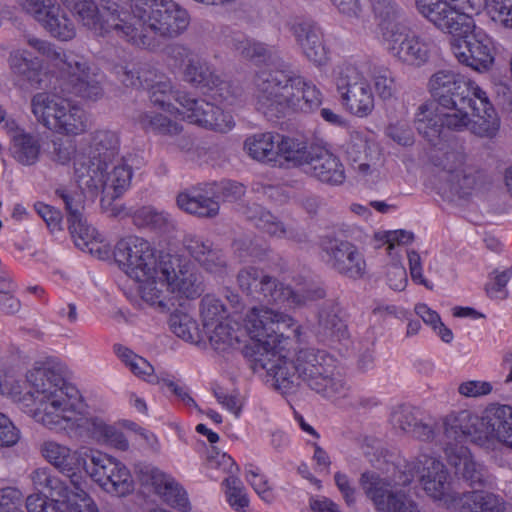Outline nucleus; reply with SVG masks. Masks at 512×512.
I'll list each match as a JSON object with an SVG mask.
<instances>
[{"label":"nucleus","mask_w":512,"mask_h":512,"mask_svg":"<svg viewBox=\"0 0 512 512\" xmlns=\"http://www.w3.org/2000/svg\"><path fill=\"white\" fill-rule=\"evenodd\" d=\"M428 90L445 113L447 129L462 131L470 126L473 134L492 138L500 119L486 92L475 82L451 69H440L428 80Z\"/></svg>","instance_id":"obj_1"},{"label":"nucleus","mask_w":512,"mask_h":512,"mask_svg":"<svg viewBox=\"0 0 512 512\" xmlns=\"http://www.w3.org/2000/svg\"><path fill=\"white\" fill-rule=\"evenodd\" d=\"M107 8L112 12L105 30L140 48L154 49L156 36L178 37L190 22L187 11L173 0H131L129 10H119L117 3Z\"/></svg>","instance_id":"obj_2"},{"label":"nucleus","mask_w":512,"mask_h":512,"mask_svg":"<svg viewBox=\"0 0 512 512\" xmlns=\"http://www.w3.org/2000/svg\"><path fill=\"white\" fill-rule=\"evenodd\" d=\"M266 372V382L282 393H288L302 381L325 398L345 394L346 384L336 371L335 360L325 351L315 348L300 349L294 360L286 356L264 354L257 359Z\"/></svg>","instance_id":"obj_3"},{"label":"nucleus","mask_w":512,"mask_h":512,"mask_svg":"<svg viewBox=\"0 0 512 512\" xmlns=\"http://www.w3.org/2000/svg\"><path fill=\"white\" fill-rule=\"evenodd\" d=\"M256 108L268 120L285 116L288 110L312 112L322 104V93L283 60L260 70L254 79Z\"/></svg>","instance_id":"obj_4"},{"label":"nucleus","mask_w":512,"mask_h":512,"mask_svg":"<svg viewBox=\"0 0 512 512\" xmlns=\"http://www.w3.org/2000/svg\"><path fill=\"white\" fill-rule=\"evenodd\" d=\"M26 379L32 388L28 394L38 403L33 417L50 430L79 400V391L65 380L62 368L53 361L34 367Z\"/></svg>","instance_id":"obj_5"},{"label":"nucleus","mask_w":512,"mask_h":512,"mask_svg":"<svg viewBox=\"0 0 512 512\" xmlns=\"http://www.w3.org/2000/svg\"><path fill=\"white\" fill-rule=\"evenodd\" d=\"M247 331L251 342L244 346L243 354L250 361V367L254 372L263 371L256 365L257 359L264 354L272 357H283L279 349L283 340L292 336L297 337L298 326L289 315L268 308H252L247 316Z\"/></svg>","instance_id":"obj_6"},{"label":"nucleus","mask_w":512,"mask_h":512,"mask_svg":"<svg viewBox=\"0 0 512 512\" xmlns=\"http://www.w3.org/2000/svg\"><path fill=\"white\" fill-rule=\"evenodd\" d=\"M119 136L110 130L96 131L90 141L88 154L74 160V174L81 189H98L104 183V172L119 156Z\"/></svg>","instance_id":"obj_7"},{"label":"nucleus","mask_w":512,"mask_h":512,"mask_svg":"<svg viewBox=\"0 0 512 512\" xmlns=\"http://www.w3.org/2000/svg\"><path fill=\"white\" fill-rule=\"evenodd\" d=\"M70 410L71 413L62 414L60 420L51 430L64 431L74 439L89 437L122 451L128 449V441L121 431L106 424L101 418L81 415L76 410V404H73Z\"/></svg>","instance_id":"obj_8"},{"label":"nucleus","mask_w":512,"mask_h":512,"mask_svg":"<svg viewBox=\"0 0 512 512\" xmlns=\"http://www.w3.org/2000/svg\"><path fill=\"white\" fill-rule=\"evenodd\" d=\"M113 255L119 267L134 280L147 279L159 262L150 243L137 236L119 240Z\"/></svg>","instance_id":"obj_9"},{"label":"nucleus","mask_w":512,"mask_h":512,"mask_svg":"<svg viewBox=\"0 0 512 512\" xmlns=\"http://www.w3.org/2000/svg\"><path fill=\"white\" fill-rule=\"evenodd\" d=\"M320 248L323 260L337 273L353 280L365 275L366 261L355 244L327 235L321 239Z\"/></svg>","instance_id":"obj_10"},{"label":"nucleus","mask_w":512,"mask_h":512,"mask_svg":"<svg viewBox=\"0 0 512 512\" xmlns=\"http://www.w3.org/2000/svg\"><path fill=\"white\" fill-rule=\"evenodd\" d=\"M389 53L400 62L420 67L428 62L431 43L402 25H393L383 32Z\"/></svg>","instance_id":"obj_11"},{"label":"nucleus","mask_w":512,"mask_h":512,"mask_svg":"<svg viewBox=\"0 0 512 512\" xmlns=\"http://www.w3.org/2000/svg\"><path fill=\"white\" fill-rule=\"evenodd\" d=\"M418 12L439 30L459 38L474 28V19L443 0H415Z\"/></svg>","instance_id":"obj_12"},{"label":"nucleus","mask_w":512,"mask_h":512,"mask_svg":"<svg viewBox=\"0 0 512 512\" xmlns=\"http://www.w3.org/2000/svg\"><path fill=\"white\" fill-rule=\"evenodd\" d=\"M60 69L68 76L65 89L68 93L89 100H97L103 95L102 74L92 70L82 56L72 52L64 54Z\"/></svg>","instance_id":"obj_13"},{"label":"nucleus","mask_w":512,"mask_h":512,"mask_svg":"<svg viewBox=\"0 0 512 512\" xmlns=\"http://www.w3.org/2000/svg\"><path fill=\"white\" fill-rule=\"evenodd\" d=\"M359 483L378 512H420L413 500L404 493L392 491L390 483L375 472H363Z\"/></svg>","instance_id":"obj_14"},{"label":"nucleus","mask_w":512,"mask_h":512,"mask_svg":"<svg viewBox=\"0 0 512 512\" xmlns=\"http://www.w3.org/2000/svg\"><path fill=\"white\" fill-rule=\"evenodd\" d=\"M451 50L458 61L477 71H486L494 61L490 37L474 24L472 31L451 41Z\"/></svg>","instance_id":"obj_15"},{"label":"nucleus","mask_w":512,"mask_h":512,"mask_svg":"<svg viewBox=\"0 0 512 512\" xmlns=\"http://www.w3.org/2000/svg\"><path fill=\"white\" fill-rule=\"evenodd\" d=\"M178 99L182 101V110L178 112L193 124L220 133H227L235 125L230 113L204 99L194 98L189 93L179 94Z\"/></svg>","instance_id":"obj_16"},{"label":"nucleus","mask_w":512,"mask_h":512,"mask_svg":"<svg viewBox=\"0 0 512 512\" xmlns=\"http://www.w3.org/2000/svg\"><path fill=\"white\" fill-rule=\"evenodd\" d=\"M134 472L142 485L152 486L167 505L181 512L190 509L186 491L169 475L151 464L142 462L135 464Z\"/></svg>","instance_id":"obj_17"},{"label":"nucleus","mask_w":512,"mask_h":512,"mask_svg":"<svg viewBox=\"0 0 512 512\" xmlns=\"http://www.w3.org/2000/svg\"><path fill=\"white\" fill-rule=\"evenodd\" d=\"M178 265L177 259L171 254H159L157 266L149 273L147 279L136 280L141 283L140 289L143 300L151 305L166 307L167 293L172 292L170 273Z\"/></svg>","instance_id":"obj_18"},{"label":"nucleus","mask_w":512,"mask_h":512,"mask_svg":"<svg viewBox=\"0 0 512 512\" xmlns=\"http://www.w3.org/2000/svg\"><path fill=\"white\" fill-rule=\"evenodd\" d=\"M303 171L318 181L339 186L344 183L345 169L339 157L320 146L309 148V157Z\"/></svg>","instance_id":"obj_19"},{"label":"nucleus","mask_w":512,"mask_h":512,"mask_svg":"<svg viewBox=\"0 0 512 512\" xmlns=\"http://www.w3.org/2000/svg\"><path fill=\"white\" fill-rule=\"evenodd\" d=\"M215 187L210 183L193 186L180 192L176 204L182 211L199 218H214L219 214V203Z\"/></svg>","instance_id":"obj_20"},{"label":"nucleus","mask_w":512,"mask_h":512,"mask_svg":"<svg viewBox=\"0 0 512 512\" xmlns=\"http://www.w3.org/2000/svg\"><path fill=\"white\" fill-rule=\"evenodd\" d=\"M418 467L420 481L426 493L435 500H444L452 507V498L457 493H450L448 471L444 464L434 457L421 455Z\"/></svg>","instance_id":"obj_21"},{"label":"nucleus","mask_w":512,"mask_h":512,"mask_svg":"<svg viewBox=\"0 0 512 512\" xmlns=\"http://www.w3.org/2000/svg\"><path fill=\"white\" fill-rule=\"evenodd\" d=\"M483 415L479 417L470 410L451 412L443 419L444 434L448 439L461 441L470 438L471 441L484 444Z\"/></svg>","instance_id":"obj_22"},{"label":"nucleus","mask_w":512,"mask_h":512,"mask_svg":"<svg viewBox=\"0 0 512 512\" xmlns=\"http://www.w3.org/2000/svg\"><path fill=\"white\" fill-rule=\"evenodd\" d=\"M292 33L303 55L315 66L327 64L329 51L324 44L321 28L313 22H300L292 26Z\"/></svg>","instance_id":"obj_23"},{"label":"nucleus","mask_w":512,"mask_h":512,"mask_svg":"<svg viewBox=\"0 0 512 512\" xmlns=\"http://www.w3.org/2000/svg\"><path fill=\"white\" fill-rule=\"evenodd\" d=\"M390 423L395 429L424 442L431 441L435 437L432 421H425L420 411L410 405L403 404L393 408Z\"/></svg>","instance_id":"obj_24"},{"label":"nucleus","mask_w":512,"mask_h":512,"mask_svg":"<svg viewBox=\"0 0 512 512\" xmlns=\"http://www.w3.org/2000/svg\"><path fill=\"white\" fill-rule=\"evenodd\" d=\"M455 512H511L502 497L486 491L456 494L452 498Z\"/></svg>","instance_id":"obj_25"},{"label":"nucleus","mask_w":512,"mask_h":512,"mask_svg":"<svg viewBox=\"0 0 512 512\" xmlns=\"http://www.w3.org/2000/svg\"><path fill=\"white\" fill-rule=\"evenodd\" d=\"M489 184L487 175L471 166H465L446 177L449 193L460 199L484 191Z\"/></svg>","instance_id":"obj_26"},{"label":"nucleus","mask_w":512,"mask_h":512,"mask_svg":"<svg viewBox=\"0 0 512 512\" xmlns=\"http://www.w3.org/2000/svg\"><path fill=\"white\" fill-rule=\"evenodd\" d=\"M485 442L497 440L508 445L512 438V407L490 405L483 413Z\"/></svg>","instance_id":"obj_27"},{"label":"nucleus","mask_w":512,"mask_h":512,"mask_svg":"<svg viewBox=\"0 0 512 512\" xmlns=\"http://www.w3.org/2000/svg\"><path fill=\"white\" fill-rule=\"evenodd\" d=\"M178 265H173L169 275L172 292H178L186 298H197L204 292L202 275L185 259L173 255Z\"/></svg>","instance_id":"obj_28"},{"label":"nucleus","mask_w":512,"mask_h":512,"mask_svg":"<svg viewBox=\"0 0 512 512\" xmlns=\"http://www.w3.org/2000/svg\"><path fill=\"white\" fill-rule=\"evenodd\" d=\"M450 463L454 466L456 477L467 486L477 489L492 484L491 475L485 466L475 461L468 451L461 450L460 454L450 458Z\"/></svg>","instance_id":"obj_29"},{"label":"nucleus","mask_w":512,"mask_h":512,"mask_svg":"<svg viewBox=\"0 0 512 512\" xmlns=\"http://www.w3.org/2000/svg\"><path fill=\"white\" fill-rule=\"evenodd\" d=\"M414 126L417 132L432 146H437L441 141L445 123V113L441 116L434 113L433 104L424 102L419 105L414 117Z\"/></svg>","instance_id":"obj_30"},{"label":"nucleus","mask_w":512,"mask_h":512,"mask_svg":"<svg viewBox=\"0 0 512 512\" xmlns=\"http://www.w3.org/2000/svg\"><path fill=\"white\" fill-rule=\"evenodd\" d=\"M249 213L248 219L253 221L258 229L272 236L285 237L296 242L306 241V235L303 231L286 227L277 217L259 205L254 204L253 207L249 208Z\"/></svg>","instance_id":"obj_31"},{"label":"nucleus","mask_w":512,"mask_h":512,"mask_svg":"<svg viewBox=\"0 0 512 512\" xmlns=\"http://www.w3.org/2000/svg\"><path fill=\"white\" fill-rule=\"evenodd\" d=\"M7 127L12 133V153L14 158L23 165H33L38 161L40 143L37 136L18 129L14 122H8Z\"/></svg>","instance_id":"obj_32"},{"label":"nucleus","mask_w":512,"mask_h":512,"mask_svg":"<svg viewBox=\"0 0 512 512\" xmlns=\"http://www.w3.org/2000/svg\"><path fill=\"white\" fill-rule=\"evenodd\" d=\"M64 101L65 98L57 95L37 93L31 100L32 112L46 128L56 131Z\"/></svg>","instance_id":"obj_33"},{"label":"nucleus","mask_w":512,"mask_h":512,"mask_svg":"<svg viewBox=\"0 0 512 512\" xmlns=\"http://www.w3.org/2000/svg\"><path fill=\"white\" fill-rule=\"evenodd\" d=\"M85 457L90 460L89 463H84L85 472L94 482L106 490V482L113 473L117 472L121 462L108 454L93 450L85 452Z\"/></svg>","instance_id":"obj_34"},{"label":"nucleus","mask_w":512,"mask_h":512,"mask_svg":"<svg viewBox=\"0 0 512 512\" xmlns=\"http://www.w3.org/2000/svg\"><path fill=\"white\" fill-rule=\"evenodd\" d=\"M10 68L15 75L31 86L42 88L41 68L42 63L38 57H32L27 51H16L9 57Z\"/></svg>","instance_id":"obj_35"},{"label":"nucleus","mask_w":512,"mask_h":512,"mask_svg":"<svg viewBox=\"0 0 512 512\" xmlns=\"http://www.w3.org/2000/svg\"><path fill=\"white\" fill-rule=\"evenodd\" d=\"M62 3L72 12L77 14L86 26H96L99 24L100 29L108 33L105 30L104 24L107 18L111 16V10L107 7L111 6L113 2L108 1L107 5L102 6V10L99 11L97 6L92 0H61Z\"/></svg>","instance_id":"obj_36"},{"label":"nucleus","mask_w":512,"mask_h":512,"mask_svg":"<svg viewBox=\"0 0 512 512\" xmlns=\"http://www.w3.org/2000/svg\"><path fill=\"white\" fill-rule=\"evenodd\" d=\"M30 479L34 487L40 492L47 493L56 502H62V499H69L70 488L58 477L52 474L50 468L41 467L32 471Z\"/></svg>","instance_id":"obj_37"},{"label":"nucleus","mask_w":512,"mask_h":512,"mask_svg":"<svg viewBox=\"0 0 512 512\" xmlns=\"http://www.w3.org/2000/svg\"><path fill=\"white\" fill-rule=\"evenodd\" d=\"M39 23L51 36L59 40L68 41L75 36L73 22L57 3L52 6L50 11L46 13L44 19L40 20Z\"/></svg>","instance_id":"obj_38"},{"label":"nucleus","mask_w":512,"mask_h":512,"mask_svg":"<svg viewBox=\"0 0 512 512\" xmlns=\"http://www.w3.org/2000/svg\"><path fill=\"white\" fill-rule=\"evenodd\" d=\"M276 159L278 157L287 162H291L294 166H302L309 157L307 144L293 137L276 134Z\"/></svg>","instance_id":"obj_39"},{"label":"nucleus","mask_w":512,"mask_h":512,"mask_svg":"<svg viewBox=\"0 0 512 512\" xmlns=\"http://www.w3.org/2000/svg\"><path fill=\"white\" fill-rule=\"evenodd\" d=\"M60 112V122L56 128V132L66 135H78L87 129L86 116L84 111L73 105L68 99L62 102Z\"/></svg>","instance_id":"obj_40"},{"label":"nucleus","mask_w":512,"mask_h":512,"mask_svg":"<svg viewBox=\"0 0 512 512\" xmlns=\"http://www.w3.org/2000/svg\"><path fill=\"white\" fill-rule=\"evenodd\" d=\"M276 135L267 132L255 134L245 140L244 148L248 154L260 162L276 161Z\"/></svg>","instance_id":"obj_41"},{"label":"nucleus","mask_w":512,"mask_h":512,"mask_svg":"<svg viewBox=\"0 0 512 512\" xmlns=\"http://www.w3.org/2000/svg\"><path fill=\"white\" fill-rule=\"evenodd\" d=\"M339 308L333 301L325 302L318 314V333L323 337L340 338L345 324L338 315Z\"/></svg>","instance_id":"obj_42"},{"label":"nucleus","mask_w":512,"mask_h":512,"mask_svg":"<svg viewBox=\"0 0 512 512\" xmlns=\"http://www.w3.org/2000/svg\"><path fill=\"white\" fill-rule=\"evenodd\" d=\"M138 122L147 132L163 136H178L183 129L182 125L178 122L171 120L163 114L154 112L141 113L138 117Z\"/></svg>","instance_id":"obj_43"},{"label":"nucleus","mask_w":512,"mask_h":512,"mask_svg":"<svg viewBox=\"0 0 512 512\" xmlns=\"http://www.w3.org/2000/svg\"><path fill=\"white\" fill-rule=\"evenodd\" d=\"M42 456L57 470L69 471L70 464L82 456L76 451H71L67 446L55 441H45L40 446Z\"/></svg>","instance_id":"obj_44"},{"label":"nucleus","mask_w":512,"mask_h":512,"mask_svg":"<svg viewBox=\"0 0 512 512\" xmlns=\"http://www.w3.org/2000/svg\"><path fill=\"white\" fill-rule=\"evenodd\" d=\"M258 289L255 300L267 304L288 306V300L291 297V287L284 285L276 278L266 275Z\"/></svg>","instance_id":"obj_45"},{"label":"nucleus","mask_w":512,"mask_h":512,"mask_svg":"<svg viewBox=\"0 0 512 512\" xmlns=\"http://www.w3.org/2000/svg\"><path fill=\"white\" fill-rule=\"evenodd\" d=\"M341 99L353 114L360 117L367 116L374 108V96L368 83L355 87Z\"/></svg>","instance_id":"obj_46"},{"label":"nucleus","mask_w":512,"mask_h":512,"mask_svg":"<svg viewBox=\"0 0 512 512\" xmlns=\"http://www.w3.org/2000/svg\"><path fill=\"white\" fill-rule=\"evenodd\" d=\"M184 79L194 86L209 88L213 81H217V75L210 65L198 57H191L184 70Z\"/></svg>","instance_id":"obj_47"},{"label":"nucleus","mask_w":512,"mask_h":512,"mask_svg":"<svg viewBox=\"0 0 512 512\" xmlns=\"http://www.w3.org/2000/svg\"><path fill=\"white\" fill-rule=\"evenodd\" d=\"M149 99L155 106H159L170 111L172 100L182 107V101L178 99L179 94H188L187 92L174 90L171 81L164 75L160 76L156 84L148 89Z\"/></svg>","instance_id":"obj_48"},{"label":"nucleus","mask_w":512,"mask_h":512,"mask_svg":"<svg viewBox=\"0 0 512 512\" xmlns=\"http://www.w3.org/2000/svg\"><path fill=\"white\" fill-rule=\"evenodd\" d=\"M204 330L208 335L210 345L216 351H225L240 343L238 330L232 328L227 322L221 321Z\"/></svg>","instance_id":"obj_49"},{"label":"nucleus","mask_w":512,"mask_h":512,"mask_svg":"<svg viewBox=\"0 0 512 512\" xmlns=\"http://www.w3.org/2000/svg\"><path fill=\"white\" fill-rule=\"evenodd\" d=\"M132 178L131 167L124 163L114 166L113 170L109 173L108 170L104 172L105 183L98 189H90L91 191H99L104 189H113L115 196H120L123 191L129 187Z\"/></svg>","instance_id":"obj_50"},{"label":"nucleus","mask_w":512,"mask_h":512,"mask_svg":"<svg viewBox=\"0 0 512 512\" xmlns=\"http://www.w3.org/2000/svg\"><path fill=\"white\" fill-rule=\"evenodd\" d=\"M232 247L234 253L242 261H246L248 258L261 261L268 252V247L262 240L251 239L247 236L235 239Z\"/></svg>","instance_id":"obj_51"},{"label":"nucleus","mask_w":512,"mask_h":512,"mask_svg":"<svg viewBox=\"0 0 512 512\" xmlns=\"http://www.w3.org/2000/svg\"><path fill=\"white\" fill-rule=\"evenodd\" d=\"M370 74L377 95L383 99H391L396 93V85L393 73L384 66L374 65Z\"/></svg>","instance_id":"obj_52"},{"label":"nucleus","mask_w":512,"mask_h":512,"mask_svg":"<svg viewBox=\"0 0 512 512\" xmlns=\"http://www.w3.org/2000/svg\"><path fill=\"white\" fill-rule=\"evenodd\" d=\"M214 84L209 86L208 90L214 100L224 105H234L243 96V89L240 85L231 81H225L220 79L217 75V81H213Z\"/></svg>","instance_id":"obj_53"},{"label":"nucleus","mask_w":512,"mask_h":512,"mask_svg":"<svg viewBox=\"0 0 512 512\" xmlns=\"http://www.w3.org/2000/svg\"><path fill=\"white\" fill-rule=\"evenodd\" d=\"M326 296L325 289L314 282H306L296 289L291 288V297L288 300V307H301L311 302L323 299Z\"/></svg>","instance_id":"obj_54"},{"label":"nucleus","mask_w":512,"mask_h":512,"mask_svg":"<svg viewBox=\"0 0 512 512\" xmlns=\"http://www.w3.org/2000/svg\"><path fill=\"white\" fill-rule=\"evenodd\" d=\"M200 314L204 329L211 328V325L219 323L227 317L226 308L223 303L211 295H206L202 298Z\"/></svg>","instance_id":"obj_55"},{"label":"nucleus","mask_w":512,"mask_h":512,"mask_svg":"<svg viewBox=\"0 0 512 512\" xmlns=\"http://www.w3.org/2000/svg\"><path fill=\"white\" fill-rule=\"evenodd\" d=\"M169 216L159 212L153 207L144 206L137 209L133 214V222L138 227H147L162 230L169 224Z\"/></svg>","instance_id":"obj_56"},{"label":"nucleus","mask_w":512,"mask_h":512,"mask_svg":"<svg viewBox=\"0 0 512 512\" xmlns=\"http://www.w3.org/2000/svg\"><path fill=\"white\" fill-rule=\"evenodd\" d=\"M371 6L376 18L380 20V25L387 31L402 14L401 7L394 0H371Z\"/></svg>","instance_id":"obj_57"},{"label":"nucleus","mask_w":512,"mask_h":512,"mask_svg":"<svg viewBox=\"0 0 512 512\" xmlns=\"http://www.w3.org/2000/svg\"><path fill=\"white\" fill-rule=\"evenodd\" d=\"M69 231L74 239L75 245L81 250L89 249V244L93 241H97L99 234L97 230L88 225L84 216L79 217V221H70L69 222Z\"/></svg>","instance_id":"obj_58"},{"label":"nucleus","mask_w":512,"mask_h":512,"mask_svg":"<svg viewBox=\"0 0 512 512\" xmlns=\"http://www.w3.org/2000/svg\"><path fill=\"white\" fill-rule=\"evenodd\" d=\"M58 196L64 203L67 212L68 222L79 221V217L83 216L84 199L82 193L76 190H70L66 187H59L55 190Z\"/></svg>","instance_id":"obj_59"},{"label":"nucleus","mask_w":512,"mask_h":512,"mask_svg":"<svg viewBox=\"0 0 512 512\" xmlns=\"http://www.w3.org/2000/svg\"><path fill=\"white\" fill-rule=\"evenodd\" d=\"M169 327L179 338L194 342L197 333L196 322L186 313L176 312L170 315Z\"/></svg>","instance_id":"obj_60"},{"label":"nucleus","mask_w":512,"mask_h":512,"mask_svg":"<svg viewBox=\"0 0 512 512\" xmlns=\"http://www.w3.org/2000/svg\"><path fill=\"white\" fill-rule=\"evenodd\" d=\"M118 468L106 482L105 491L116 496H125L133 491V480L124 464L121 463Z\"/></svg>","instance_id":"obj_61"},{"label":"nucleus","mask_w":512,"mask_h":512,"mask_svg":"<svg viewBox=\"0 0 512 512\" xmlns=\"http://www.w3.org/2000/svg\"><path fill=\"white\" fill-rule=\"evenodd\" d=\"M266 275L262 270L248 266L238 272L237 282L240 289L254 299L259 290L257 288L260 287Z\"/></svg>","instance_id":"obj_62"},{"label":"nucleus","mask_w":512,"mask_h":512,"mask_svg":"<svg viewBox=\"0 0 512 512\" xmlns=\"http://www.w3.org/2000/svg\"><path fill=\"white\" fill-rule=\"evenodd\" d=\"M367 83L363 75L353 65H345L339 72L336 86L341 97L354 90L355 87H360Z\"/></svg>","instance_id":"obj_63"},{"label":"nucleus","mask_w":512,"mask_h":512,"mask_svg":"<svg viewBox=\"0 0 512 512\" xmlns=\"http://www.w3.org/2000/svg\"><path fill=\"white\" fill-rule=\"evenodd\" d=\"M238 49L244 57L249 58L256 63H267L268 61H272L273 56L275 55L273 47H268L264 43L254 40H245L241 42Z\"/></svg>","instance_id":"obj_64"}]
</instances>
